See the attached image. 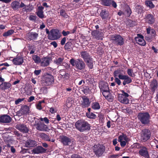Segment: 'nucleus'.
I'll use <instances>...</instances> for the list:
<instances>
[{"instance_id": "1", "label": "nucleus", "mask_w": 158, "mask_h": 158, "mask_svg": "<svg viewBox=\"0 0 158 158\" xmlns=\"http://www.w3.org/2000/svg\"><path fill=\"white\" fill-rule=\"evenodd\" d=\"M76 128L80 132L89 130L90 128V126L87 122L83 120H78L75 124Z\"/></svg>"}, {"instance_id": "2", "label": "nucleus", "mask_w": 158, "mask_h": 158, "mask_svg": "<svg viewBox=\"0 0 158 158\" xmlns=\"http://www.w3.org/2000/svg\"><path fill=\"white\" fill-rule=\"evenodd\" d=\"M138 118L142 124L146 125L150 123L151 117L149 114L148 112L139 113L138 115Z\"/></svg>"}, {"instance_id": "3", "label": "nucleus", "mask_w": 158, "mask_h": 158, "mask_svg": "<svg viewBox=\"0 0 158 158\" xmlns=\"http://www.w3.org/2000/svg\"><path fill=\"white\" fill-rule=\"evenodd\" d=\"M70 63L73 66L75 67L77 69L81 70L85 69V64L81 60L77 59L75 60L72 59L70 61Z\"/></svg>"}, {"instance_id": "4", "label": "nucleus", "mask_w": 158, "mask_h": 158, "mask_svg": "<svg viewBox=\"0 0 158 158\" xmlns=\"http://www.w3.org/2000/svg\"><path fill=\"white\" fill-rule=\"evenodd\" d=\"M61 37V35L59 30L57 29H52L50 31L48 35V38L51 40H57Z\"/></svg>"}, {"instance_id": "5", "label": "nucleus", "mask_w": 158, "mask_h": 158, "mask_svg": "<svg viewBox=\"0 0 158 158\" xmlns=\"http://www.w3.org/2000/svg\"><path fill=\"white\" fill-rule=\"evenodd\" d=\"M110 40L113 43L117 45H121L124 44L123 39L119 35H115L111 36Z\"/></svg>"}, {"instance_id": "6", "label": "nucleus", "mask_w": 158, "mask_h": 158, "mask_svg": "<svg viewBox=\"0 0 158 158\" xmlns=\"http://www.w3.org/2000/svg\"><path fill=\"white\" fill-rule=\"evenodd\" d=\"M121 72L120 74L119 72H117L116 74H118V78L121 80H123L124 81L123 82V84L124 85L126 84H128L132 82L131 78L127 75H124Z\"/></svg>"}, {"instance_id": "7", "label": "nucleus", "mask_w": 158, "mask_h": 158, "mask_svg": "<svg viewBox=\"0 0 158 158\" xmlns=\"http://www.w3.org/2000/svg\"><path fill=\"white\" fill-rule=\"evenodd\" d=\"M151 137V132L149 130L144 129L141 132V139L143 142H145L149 139Z\"/></svg>"}, {"instance_id": "8", "label": "nucleus", "mask_w": 158, "mask_h": 158, "mask_svg": "<svg viewBox=\"0 0 158 158\" xmlns=\"http://www.w3.org/2000/svg\"><path fill=\"white\" fill-rule=\"evenodd\" d=\"M54 80L53 76L49 74L45 75L43 77L44 84L46 85H51L53 82Z\"/></svg>"}, {"instance_id": "9", "label": "nucleus", "mask_w": 158, "mask_h": 158, "mask_svg": "<svg viewBox=\"0 0 158 158\" xmlns=\"http://www.w3.org/2000/svg\"><path fill=\"white\" fill-rule=\"evenodd\" d=\"M93 150L97 156H100L103 153L104 151V148L103 146L98 144L94 146Z\"/></svg>"}, {"instance_id": "10", "label": "nucleus", "mask_w": 158, "mask_h": 158, "mask_svg": "<svg viewBox=\"0 0 158 158\" xmlns=\"http://www.w3.org/2000/svg\"><path fill=\"white\" fill-rule=\"evenodd\" d=\"M29 113V107L27 105H24L22 106L20 110L17 111V114L19 116H21L23 114H28Z\"/></svg>"}, {"instance_id": "11", "label": "nucleus", "mask_w": 158, "mask_h": 158, "mask_svg": "<svg viewBox=\"0 0 158 158\" xmlns=\"http://www.w3.org/2000/svg\"><path fill=\"white\" fill-rule=\"evenodd\" d=\"M36 128L41 131H48L49 130L48 126L43 123H39L35 125Z\"/></svg>"}, {"instance_id": "12", "label": "nucleus", "mask_w": 158, "mask_h": 158, "mask_svg": "<svg viewBox=\"0 0 158 158\" xmlns=\"http://www.w3.org/2000/svg\"><path fill=\"white\" fill-rule=\"evenodd\" d=\"M90 104V102L87 97L84 96L82 98V100L81 102V106L83 108L88 107Z\"/></svg>"}, {"instance_id": "13", "label": "nucleus", "mask_w": 158, "mask_h": 158, "mask_svg": "<svg viewBox=\"0 0 158 158\" xmlns=\"http://www.w3.org/2000/svg\"><path fill=\"white\" fill-rule=\"evenodd\" d=\"M135 39L137 43L142 46H144L146 43L143 39V36L140 34H137V36L135 37Z\"/></svg>"}, {"instance_id": "14", "label": "nucleus", "mask_w": 158, "mask_h": 158, "mask_svg": "<svg viewBox=\"0 0 158 158\" xmlns=\"http://www.w3.org/2000/svg\"><path fill=\"white\" fill-rule=\"evenodd\" d=\"M16 128L21 132L24 133H27L29 131L28 127L24 124H18L16 125Z\"/></svg>"}, {"instance_id": "15", "label": "nucleus", "mask_w": 158, "mask_h": 158, "mask_svg": "<svg viewBox=\"0 0 158 158\" xmlns=\"http://www.w3.org/2000/svg\"><path fill=\"white\" fill-rule=\"evenodd\" d=\"M12 62L15 65L22 64L23 62V57L21 56H17L13 59Z\"/></svg>"}, {"instance_id": "16", "label": "nucleus", "mask_w": 158, "mask_h": 158, "mask_svg": "<svg viewBox=\"0 0 158 158\" xmlns=\"http://www.w3.org/2000/svg\"><path fill=\"white\" fill-rule=\"evenodd\" d=\"M139 154L142 156L146 157L148 156V153L147 148L145 147L142 146L140 149L139 152Z\"/></svg>"}, {"instance_id": "17", "label": "nucleus", "mask_w": 158, "mask_h": 158, "mask_svg": "<svg viewBox=\"0 0 158 158\" xmlns=\"http://www.w3.org/2000/svg\"><path fill=\"white\" fill-rule=\"evenodd\" d=\"M11 121V117L9 115H4L0 116V122L5 123H9Z\"/></svg>"}, {"instance_id": "18", "label": "nucleus", "mask_w": 158, "mask_h": 158, "mask_svg": "<svg viewBox=\"0 0 158 158\" xmlns=\"http://www.w3.org/2000/svg\"><path fill=\"white\" fill-rule=\"evenodd\" d=\"M60 141L64 145H68L71 143V139L65 136L60 137Z\"/></svg>"}, {"instance_id": "19", "label": "nucleus", "mask_w": 158, "mask_h": 158, "mask_svg": "<svg viewBox=\"0 0 158 158\" xmlns=\"http://www.w3.org/2000/svg\"><path fill=\"white\" fill-rule=\"evenodd\" d=\"M123 70L119 69L117 70L114 71V76L115 77L114 81H115V83H116L118 85H120L121 84V81L120 79L118 78V74H116L117 72H119V73L121 74V72H123Z\"/></svg>"}, {"instance_id": "20", "label": "nucleus", "mask_w": 158, "mask_h": 158, "mask_svg": "<svg viewBox=\"0 0 158 158\" xmlns=\"http://www.w3.org/2000/svg\"><path fill=\"white\" fill-rule=\"evenodd\" d=\"M103 96L105 98L109 101H111L113 100V97L111 95L109 90L107 91H101Z\"/></svg>"}, {"instance_id": "21", "label": "nucleus", "mask_w": 158, "mask_h": 158, "mask_svg": "<svg viewBox=\"0 0 158 158\" xmlns=\"http://www.w3.org/2000/svg\"><path fill=\"white\" fill-rule=\"evenodd\" d=\"M99 87L101 91H107L109 90L108 85V83L104 81L100 82L99 84Z\"/></svg>"}, {"instance_id": "22", "label": "nucleus", "mask_w": 158, "mask_h": 158, "mask_svg": "<svg viewBox=\"0 0 158 158\" xmlns=\"http://www.w3.org/2000/svg\"><path fill=\"white\" fill-rule=\"evenodd\" d=\"M27 38L30 40H35L38 36V34L35 32L27 33L26 35Z\"/></svg>"}, {"instance_id": "23", "label": "nucleus", "mask_w": 158, "mask_h": 158, "mask_svg": "<svg viewBox=\"0 0 158 158\" xmlns=\"http://www.w3.org/2000/svg\"><path fill=\"white\" fill-rule=\"evenodd\" d=\"M36 145V142L34 140L31 139L27 140L25 143V146L28 148L33 147Z\"/></svg>"}, {"instance_id": "24", "label": "nucleus", "mask_w": 158, "mask_h": 158, "mask_svg": "<svg viewBox=\"0 0 158 158\" xmlns=\"http://www.w3.org/2000/svg\"><path fill=\"white\" fill-rule=\"evenodd\" d=\"M103 4L106 6H110L112 2V6L114 8H116L117 5L116 3L112 0H102Z\"/></svg>"}, {"instance_id": "25", "label": "nucleus", "mask_w": 158, "mask_h": 158, "mask_svg": "<svg viewBox=\"0 0 158 158\" xmlns=\"http://www.w3.org/2000/svg\"><path fill=\"white\" fill-rule=\"evenodd\" d=\"M150 86L151 90L154 92L158 87V83L157 81L155 79L153 80L151 82Z\"/></svg>"}, {"instance_id": "26", "label": "nucleus", "mask_w": 158, "mask_h": 158, "mask_svg": "<svg viewBox=\"0 0 158 158\" xmlns=\"http://www.w3.org/2000/svg\"><path fill=\"white\" fill-rule=\"evenodd\" d=\"M11 86V84L8 82H4L0 84V89L3 90L9 89Z\"/></svg>"}, {"instance_id": "27", "label": "nucleus", "mask_w": 158, "mask_h": 158, "mask_svg": "<svg viewBox=\"0 0 158 158\" xmlns=\"http://www.w3.org/2000/svg\"><path fill=\"white\" fill-rule=\"evenodd\" d=\"M33 151L34 153L38 154L44 152L46 150L42 146H38L33 149Z\"/></svg>"}, {"instance_id": "28", "label": "nucleus", "mask_w": 158, "mask_h": 158, "mask_svg": "<svg viewBox=\"0 0 158 158\" xmlns=\"http://www.w3.org/2000/svg\"><path fill=\"white\" fill-rule=\"evenodd\" d=\"M118 99L120 102L123 103L127 104L129 103L128 98L122 95H118Z\"/></svg>"}, {"instance_id": "29", "label": "nucleus", "mask_w": 158, "mask_h": 158, "mask_svg": "<svg viewBox=\"0 0 158 158\" xmlns=\"http://www.w3.org/2000/svg\"><path fill=\"white\" fill-rule=\"evenodd\" d=\"M43 9L44 7L42 6H39L36 12L37 15L40 18H43L44 17V15L43 14Z\"/></svg>"}, {"instance_id": "30", "label": "nucleus", "mask_w": 158, "mask_h": 158, "mask_svg": "<svg viewBox=\"0 0 158 158\" xmlns=\"http://www.w3.org/2000/svg\"><path fill=\"white\" fill-rule=\"evenodd\" d=\"M146 22L150 24H153L154 22V19L151 15H148L146 17Z\"/></svg>"}, {"instance_id": "31", "label": "nucleus", "mask_w": 158, "mask_h": 158, "mask_svg": "<svg viewBox=\"0 0 158 158\" xmlns=\"http://www.w3.org/2000/svg\"><path fill=\"white\" fill-rule=\"evenodd\" d=\"M49 64V60L48 58H44L42 59L41 63V66L45 67L47 66Z\"/></svg>"}, {"instance_id": "32", "label": "nucleus", "mask_w": 158, "mask_h": 158, "mask_svg": "<svg viewBox=\"0 0 158 158\" xmlns=\"http://www.w3.org/2000/svg\"><path fill=\"white\" fill-rule=\"evenodd\" d=\"M81 57L83 58L85 61L90 58L89 54L86 52H81Z\"/></svg>"}, {"instance_id": "33", "label": "nucleus", "mask_w": 158, "mask_h": 158, "mask_svg": "<svg viewBox=\"0 0 158 158\" xmlns=\"http://www.w3.org/2000/svg\"><path fill=\"white\" fill-rule=\"evenodd\" d=\"M64 60L63 57H59L54 60V63L58 65H62Z\"/></svg>"}, {"instance_id": "34", "label": "nucleus", "mask_w": 158, "mask_h": 158, "mask_svg": "<svg viewBox=\"0 0 158 158\" xmlns=\"http://www.w3.org/2000/svg\"><path fill=\"white\" fill-rule=\"evenodd\" d=\"M11 6L14 10H16L20 7V3L17 1H14L11 3Z\"/></svg>"}, {"instance_id": "35", "label": "nucleus", "mask_w": 158, "mask_h": 158, "mask_svg": "<svg viewBox=\"0 0 158 158\" xmlns=\"http://www.w3.org/2000/svg\"><path fill=\"white\" fill-rule=\"evenodd\" d=\"M92 35L95 36V38L98 39H102V35L99 32L97 31H93L92 33Z\"/></svg>"}, {"instance_id": "36", "label": "nucleus", "mask_w": 158, "mask_h": 158, "mask_svg": "<svg viewBox=\"0 0 158 158\" xmlns=\"http://www.w3.org/2000/svg\"><path fill=\"white\" fill-rule=\"evenodd\" d=\"M147 31L148 34L151 35L152 36H154L156 35V32L154 30L148 27L147 29Z\"/></svg>"}, {"instance_id": "37", "label": "nucleus", "mask_w": 158, "mask_h": 158, "mask_svg": "<svg viewBox=\"0 0 158 158\" xmlns=\"http://www.w3.org/2000/svg\"><path fill=\"white\" fill-rule=\"evenodd\" d=\"M128 139L127 136L124 135H122L119 136L118 139V141L120 142L123 141H128Z\"/></svg>"}, {"instance_id": "38", "label": "nucleus", "mask_w": 158, "mask_h": 158, "mask_svg": "<svg viewBox=\"0 0 158 158\" xmlns=\"http://www.w3.org/2000/svg\"><path fill=\"white\" fill-rule=\"evenodd\" d=\"M32 58L34 62L36 64H38L41 62L40 58L38 56L33 55L32 56Z\"/></svg>"}, {"instance_id": "39", "label": "nucleus", "mask_w": 158, "mask_h": 158, "mask_svg": "<svg viewBox=\"0 0 158 158\" xmlns=\"http://www.w3.org/2000/svg\"><path fill=\"white\" fill-rule=\"evenodd\" d=\"M34 9V7L32 5H29L26 6L24 7L23 9L24 11L27 12H29L31 11Z\"/></svg>"}, {"instance_id": "40", "label": "nucleus", "mask_w": 158, "mask_h": 158, "mask_svg": "<svg viewBox=\"0 0 158 158\" xmlns=\"http://www.w3.org/2000/svg\"><path fill=\"white\" fill-rule=\"evenodd\" d=\"M150 144L153 148L156 147L158 148V141L156 139H154L151 141L150 143Z\"/></svg>"}, {"instance_id": "41", "label": "nucleus", "mask_w": 158, "mask_h": 158, "mask_svg": "<svg viewBox=\"0 0 158 158\" xmlns=\"http://www.w3.org/2000/svg\"><path fill=\"white\" fill-rule=\"evenodd\" d=\"M91 106L92 108L95 110H98L100 108L99 104L98 102H93Z\"/></svg>"}, {"instance_id": "42", "label": "nucleus", "mask_w": 158, "mask_h": 158, "mask_svg": "<svg viewBox=\"0 0 158 158\" xmlns=\"http://www.w3.org/2000/svg\"><path fill=\"white\" fill-rule=\"evenodd\" d=\"M40 137L46 141H51L50 139V138L49 137L44 133H40Z\"/></svg>"}, {"instance_id": "43", "label": "nucleus", "mask_w": 158, "mask_h": 158, "mask_svg": "<svg viewBox=\"0 0 158 158\" xmlns=\"http://www.w3.org/2000/svg\"><path fill=\"white\" fill-rule=\"evenodd\" d=\"M85 61L87 62L88 67L90 69H92L93 67V61L92 59L90 58Z\"/></svg>"}, {"instance_id": "44", "label": "nucleus", "mask_w": 158, "mask_h": 158, "mask_svg": "<svg viewBox=\"0 0 158 158\" xmlns=\"http://www.w3.org/2000/svg\"><path fill=\"white\" fill-rule=\"evenodd\" d=\"M145 4L147 6L150 8H154L155 6V5L153 4L152 2L150 1H146Z\"/></svg>"}, {"instance_id": "45", "label": "nucleus", "mask_w": 158, "mask_h": 158, "mask_svg": "<svg viewBox=\"0 0 158 158\" xmlns=\"http://www.w3.org/2000/svg\"><path fill=\"white\" fill-rule=\"evenodd\" d=\"M14 32L13 30H10L3 33V36H8L12 34Z\"/></svg>"}, {"instance_id": "46", "label": "nucleus", "mask_w": 158, "mask_h": 158, "mask_svg": "<svg viewBox=\"0 0 158 158\" xmlns=\"http://www.w3.org/2000/svg\"><path fill=\"white\" fill-rule=\"evenodd\" d=\"M86 114L87 117L90 118H95L96 117V115L93 113H87Z\"/></svg>"}, {"instance_id": "47", "label": "nucleus", "mask_w": 158, "mask_h": 158, "mask_svg": "<svg viewBox=\"0 0 158 158\" xmlns=\"http://www.w3.org/2000/svg\"><path fill=\"white\" fill-rule=\"evenodd\" d=\"M101 15L102 19H105L107 18L108 15L107 12L105 10H102L101 13Z\"/></svg>"}, {"instance_id": "48", "label": "nucleus", "mask_w": 158, "mask_h": 158, "mask_svg": "<svg viewBox=\"0 0 158 158\" xmlns=\"http://www.w3.org/2000/svg\"><path fill=\"white\" fill-rule=\"evenodd\" d=\"M142 147V146L138 143H134L132 145V147L135 148L140 149Z\"/></svg>"}, {"instance_id": "49", "label": "nucleus", "mask_w": 158, "mask_h": 158, "mask_svg": "<svg viewBox=\"0 0 158 158\" xmlns=\"http://www.w3.org/2000/svg\"><path fill=\"white\" fill-rule=\"evenodd\" d=\"M60 13L61 15L62 16L65 18H66L68 17V15L66 14L65 11L63 10H61L60 11Z\"/></svg>"}, {"instance_id": "50", "label": "nucleus", "mask_w": 158, "mask_h": 158, "mask_svg": "<svg viewBox=\"0 0 158 158\" xmlns=\"http://www.w3.org/2000/svg\"><path fill=\"white\" fill-rule=\"evenodd\" d=\"M127 73L130 76L132 77L134 75L133 70L131 69H128L127 70Z\"/></svg>"}, {"instance_id": "51", "label": "nucleus", "mask_w": 158, "mask_h": 158, "mask_svg": "<svg viewBox=\"0 0 158 158\" xmlns=\"http://www.w3.org/2000/svg\"><path fill=\"white\" fill-rule=\"evenodd\" d=\"M24 99V98H19L18 99L15 101V104L16 105H18L19 103H21L23 101Z\"/></svg>"}, {"instance_id": "52", "label": "nucleus", "mask_w": 158, "mask_h": 158, "mask_svg": "<svg viewBox=\"0 0 158 158\" xmlns=\"http://www.w3.org/2000/svg\"><path fill=\"white\" fill-rule=\"evenodd\" d=\"M36 17L35 16L31 15L29 17L30 20L35 21L36 20Z\"/></svg>"}, {"instance_id": "53", "label": "nucleus", "mask_w": 158, "mask_h": 158, "mask_svg": "<svg viewBox=\"0 0 158 158\" xmlns=\"http://www.w3.org/2000/svg\"><path fill=\"white\" fill-rule=\"evenodd\" d=\"M71 158H83L77 154H73L71 156Z\"/></svg>"}, {"instance_id": "54", "label": "nucleus", "mask_w": 158, "mask_h": 158, "mask_svg": "<svg viewBox=\"0 0 158 158\" xmlns=\"http://www.w3.org/2000/svg\"><path fill=\"white\" fill-rule=\"evenodd\" d=\"M121 92L122 93V94H119V95H123L124 96L126 97L127 98L129 97V95L127 93L125 92L123 90H122Z\"/></svg>"}, {"instance_id": "55", "label": "nucleus", "mask_w": 158, "mask_h": 158, "mask_svg": "<svg viewBox=\"0 0 158 158\" xmlns=\"http://www.w3.org/2000/svg\"><path fill=\"white\" fill-rule=\"evenodd\" d=\"M126 12L127 13H126V14H127L126 15L128 16H129L131 13V11L130 9L128 8L126 10Z\"/></svg>"}, {"instance_id": "56", "label": "nucleus", "mask_w": 158, "mask_h": 158, "mask_svg": "<svg viewBox=\"0 0 158 158\" xmlns=\"http://www.w3.org/2000/svg\"><path fill=\"white\" fill-rule=\"evenodd\" d=\"M70 33V32L69 31H65L64 30L62 32V34L64 36H66Z\"/></svg>"}, {"instance_id": "57", "label": "nucleus", "mask_w": 158, "mask_h": 158, "mask_svg": "<svg viewBox=\"0 0 158 158\" xmlns=\"http://www.w3.org/2000/svg\"><path fill=\"white\" fill-rule=\"evenodd\" d=\"M41 91L44 94H46L48 92V90L47 88L45 87H43L41 89Z\"/></svg>"}, {"instance_id": "58", "label": "nucleus", "mask_w": 158, "mask_h": 158, "mask_svg": "<svg viewBox=\"0 0 158 158\" xmlns=\"http://www.w3.org/2000/svg\"><path fill=\"white\" fill-rule=\"evenodd\" d=\"M41 72V70H35L34 72V73L35 75H38L40 74Z\"/></svg>"}, {"instance_id": "59", "label": "nucleus", "mask_w": 158, "mask_h": 158, "mask_svg": "<svg viewBox=\"0 0 158 158\" xmlns=\"http://www.w3.org/2000/svg\"><path fill=\"white\" fill-rule=\"evenodd\" d=\"M65 72L63 70H60V74L59 75V76L60 77H62L63 75H64V74H65Z\"/></svg>"}, {"instance_id": "60", "label": "nucleus", "mask_w": 158, "mask_h": 158, "mask_svg": "<svg viewBox=\"0 0 158 158\" xmlns=\"http://www.w3.org/2000/svg\"><path fill=\"white\" fill-rule=\"evenodd\" d=\"M128 141H121L120 142V145L122 147H124L126 144V142H127Z\"/></svg>"}, {"instance_id": "61", "label": "nucleus", "mask_w": 158, "mask_h": 158, "mask_svg": "<svg viewBox=\"0 0 158 158\" xmlns=\"http://www.w3.org/2000/svg\"><path fill=\"white\" fill-rule=\"evenodd\" d=\"M35 99V97L34 96H31L28 99L27 101L28 102H30L32 101H33V100H34Z\"/></svg>"}, {"instance_id": "62", "label": "nucleus", "mask_w": 158, "mask_h": 158, "mask_svg": "<svg viewBox=\"0 0 158 158\" xmlns=\"http://www.w3.org/2000/svg\"><path fill=\"white\" fill-rule=\"evenodd\" d=\"M36 108L39 110H41L42 109L41 104H40V103L39 102L36 106Z\"/></svg>"}, {"instance_id": "63", "label": "nucleus", "mask_w": 158, "mask_h": 158, "mask_svg": "<svg viewBox=\"0 0 158 158\" xmlns=\"http://www.w3.org/2000/svg\"><path fill=\"white\" fill-rule=\"evenodd\" d=\"M66 38H65V37L63 38L62 39V40H61V42H60L61 44L62 45H63L64 44H65V42L66 41Z\"/></svg>"}, {"instance_id": "64", "label": "nucleus", "mask_w": 158, "mask_h": 158, "mask_svg": "<svg viewBox=\"0 0 158 158\" xmlns=\"http://www.w3.org/2000/svg\"><path fill=\"white\" fill-rule=\"evenodd\" d=\"M50 44L52 45L55 48L57 47V45L55 41H53Z\"/></svg>"}]
</instances>
